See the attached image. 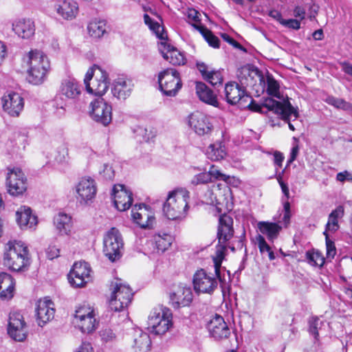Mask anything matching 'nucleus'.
<instances>
[{"instance_id":"473e14b6","label":"nucleus","mask_w":352,"mask_h":352,"mask_svg":"<svg viewBox=\"0 0 352 352\" xmlns=\"http://www.w3.org/2000/svg\"><path fill=\"white\" fill-rule=\"evenodd\" d=\"M57 13L63 19L71 20L74 19L78 12L77 3L72 0H65L56 6Z\"/></svg>"},{"instance_id":"f257e3e1","label":"nucleus","mask_w":352,"mask_h":352,"mask_svg":"<svg viewBox=\"0 0 352 352\" xmlns=\"http://www.w3.org/2000/svg\"><path fill=\"white\" fill-rule=\"evenodd\" d=\"M23 60L29 66L28 80L33 85H40L44 82L50 68L47 56L41 51L31 50Z\"/></svg>"},{"instance_id":"338daca9","label":"nucleus","mask_w":352,"mask_h":352,"mask_svg":"<svg viewBox=\"0 0 352 352\" xmlns=\"http://www.w3.org/2000/svg\"><path fill=\"white\" fill-rule=\"evenodd\" d=\"M336 179L338 181L343 182L345 180H352L351 175L346 170L344 172L338 173L336 175Z\"/></svg>"},{"instance_id":"39448f33","label":"nucleus","mask_w":352,"mask_h":352,"mask_svg":"<svg viewBox=\"0 0 352 352\" xmlns=\"http://www.w3.org/2000/svg\"><path fill=\"white\" fill-rule=\"evenodd\" d=\"M110 290L109 308L114 311H121L127 308L133 295L130 286L121 279L116 278L111 283Z\"/></svg>"},{"instance_id":"774afa93","label":"nucleus","mask_w":352,"mask_h":352,"mask_svg":"<svg viewBox=\"0 0 352 352\" xmlns=\"http://www.w3.org/2000/svg\"><path fill=\"white\" fill-rule=\"evenodd\" d=\"M305 10L304 8L301 6H296L294 10V15L296 18H299L300 20H302L305 17Z\"/></svg>"},{"instance_id":"6e6d98bb","label":"nucleus","mask_w":352,"mask_h":352,"mask_svg":"<svg viewBox=\"0 0 352 352\" xmlns=\"http://www.w3.org/2000/svg\"><path fill=\"white\" fill-rule=\"evenodd\" d=\"M284 214L283 217V223L285 227H287L290 222L291 211H290V204L286 201L283 204Z\"/></svg>"},{"instance_id":"79ce46f5","label":"nucleus","mask_w":352,"mask_h":352,"mask_svg":"<svg viewBox=\"0 0 352 352\" xmlns=\"http://www.w3.org/2000/svg\"><path fill=\"white\" fill-rule=\"evenodd\" d=\"M192 26L201 34L210 46L214 48L219 47V39L210 30L201 24H192Z\"/></svg>"},{"instance_id":"bb28decb","label":"nucleus","mask_w":352,"mask_h":352,"mask_svg":"<svg viewBox=\"0 0 352 352\" xmlns=\"http://www.w3.org/2000/svg\"><path fill=\"white\" fill-rule=\"evenodd\" d=\"M12 30L19 37L29 39L35 33L34 23L30 19H19L12 23Z\"/></svg>"},{"instance_id":"423d86ee","label":"nucleus","mask_w":352,"mask_h":352,"mask_svg":"<svg viewBox=\"0 0 352 352\" xmlns=\"http://www.w3.org/2000/svg\"><path fill=\"white\" fill-rule=\"evenodd\" d=\"M84 83L88 93L101 96L109 87L108 74L101 67L94 65L87 72Z\"/></svg>"},{"instance_id":"7ed1b4c3","label":"nucleus","mask_w":352,"mask_h":352,"mask_svg":"<svg viewBox=\"0 0 352 352\" xmlns=\"http://www.w3.org/2000/svg\"><path fill=\"white\" fill-rule=\"evenodd\" d=\"M25 243H7L3 264L12 271L19 272L30 264L29 250Z\"/></svg>"},{"instance_id":"393cba45","label":"nucleus","mask_w":352,"mask_h":352,"mask_svg":"<svg viewBox=\"0 0 352 352\" xmlns=\"http://www.w3.org/2000/svg\"><path fill=\"white\" fill-rule=\"evenodd\" d=\"M131 214L134 221L142 228L149 227L154 219L153 217L148 214L147 206L144 204L135 205L132 208Z\"/></svg>"},{"instance_id":"f03ea898","label":"nucleus","mask_w":352,"mask_h":352,"mask_svg":"<svg viewBox=\"0 0 352 352\" xmlns=\"http://www.w3.org/2000/svg\"><path fill=\"white\" fill-rule=\"evenodd\" d=\"M190 193L186 188H177L169 192L163 206L165 216L171 220L185 217L188 208V200Z\"/></svg>"},{"instance_id":"4468645a","label":"nucleus","mask_w":352,"mask_h":352,"mask_svg":"<svg viewBox=\"0 0 352 352\" xmlns=\"http://www.w3.org/2000/svg\"><path fill=\"white\" fill-rule=\"evenodd\" d=\"M8 333L11 338L17 342L24 341L28 335L26 323L19 312L10 314Z\"/></svg>"},{"instance_id":"5701e85b","label":"nucleus","mask_w":352,"mask_h":352,"mask_svg":"<svg viewBox=\"0 0 352 352\" xmlns=\"http://www.w3.org/2000/svg\"><path fill=\"white\" fill-rule=\"evenodd\" d=\"M233 219L227 214L219 216L217 238L218 242H228L233 237Z\"/></svg>"},{"instance_id":"f704fd0d","label":"nucleus","mask_w":352,"mask_h":352,"mask_svg":"<svg viewBox=\"0 0 352 352\" xmlns=\"http://www.w3.org/2000/svg\"><path fill=\"white\" fill-rule=\"evenodd\" d=\"M15 283L12 277L8 273L0 274V296L2 298H10L13 296Z\"/></svg>"},{"instance_id":"1a4fd4ad","label":"nucleus","mask_w":352,"mask_h":352,"mask_svg":"<svg viewBox=\"0 0 352 352\" xmlns=\"http://www.w3.org/2000/svg\"><path fill=\"white\" fill-rule=\"evenodd\" d=\"M158 82L161 91L169 97L175 96L182 87L179 72L173 68L161 72L158 75Z\"/></svg>"},{"instance_id":"20e7f679","label":"nucleus","mask_w":352,"mask_h":352,"mask_svg":"<svg viewBox=\"0 0 352 352\" xmlns=\"http://www.w3.org/2000/svg\"><path fill=\"white\" fill-rule=\"evenodd\" d=\"M225 94L227 102L231 104L239 103L243 108H248L255 112L263 113L265 107L263 102L256 103L252 98L247 94L245 89L235 82H228L225 87Z\"/></svg>"},{"instance_id":"f3484780","label":"nucleus","mask_w":352,"mask_h":352,"mask_svg":"<svg viewBox=\"0 0 352 352\" xmlns=\"http://www.w3.org/2000/svg\"><path fill=\"white\" fill-rule=\"evenodd\" d=\"M112 196L115 207L120 211L128 210L132 204V193L127 190L124 185H114Z\"/></svg>"},{"instance_id":"ea45409f","label":"nucleus","mask_w":352,"mask_h":352,"mask_svg":"<svg viewBox=\"0 0 352 352\" xmlns=\"http://www.w3.org/2000/svg\"><path fill=\"white\" fill-rule=\"evenodd\" d=\"M227 253V247L224 243H218L216 246L214 254L212 256L214 271L217 276H219L220 267L223 260Z\"/></svg>"},{"instance_id":"412c9836","label":"nucleus","mask_w":352,"mask_h":352,"mask_svg":"<svg viewBox=\"0 0 352 352\" xmlns=\"http://www.w3.org/2000/svg\"><path fill=\"white\" fill-rule=\"evenodd\" d=\"M76 192L80 203L92 200L97 192L95 181L91 177L82 178L76 186Z\"/></svg>"},{"instance_id":"052dcab7","label":"nucleus","mask_w":352,"mask_h":352,"mask_svg":"<svg viewBox=\"0 0 352 352\" xmlns=\"http://www.w3.org/2000/svg\"><path fill=\"white\" fill-rule=\"evenodd\" d=\"M68 156V150L66 147H60L57 151V155L55 157V160L58 163H63L66 161Z\"/></svg>"},{"instance_id":"49530a36","label":"nucleus","mask_w":352,"mask_h":352,"mask_svg":"<svg viewBox=\"0 0 352 352\" xmlns=\"http://www.w3.org/2000/svg\"><path fill=\"white\" fill-rule=\"evenodd\" d=\"M122 236L116 228H111L104 235L103 242H122Z\"/></svg>"},{"instance_id":"0e129e2a","label":"nucleus","mask_w":352,"mask_h":352,"mask_svg":"<svg viewBox=\"0 0 352 352\" xmlns=\"http://www.w3.org/2000/svg\"><path fill=\"white\" fill-rule=\"evenodd\" d=\"M100 173L102 174L103 177L107 180H111L114 177V171L112 167L107 164L104 165V169Z\"/></svg>"},{"instance_id":"a19ab883","label":"nucleus","mask_w":352,"mask_h":352,"mask_svg":"<svg viewBox=\"0 0 352 352\" xmlns=\"http://www.w3.org/2000/svg\"><path fill=\"white\" fill-rule=\"evenodd\" d=\"M305 261L312 267H321L324 264L325 258L319 250L312 249L306 252Z\"/></svg>"},{"instance_id":"a211bd4d","label":"nucleus","mask_w":352,"mask_h":352,"mask_svg":"<svg viewBox=\"0 0 352 352\" xmlns=\"http://www.w3.org/2000/svg\"><path fill=\"white\" fill-rule=\"evenodd\" d=\"M207 329L210 336L216 340L227 338L231 333L223 317L217 314L208 322Z\"/></svg>"},{"instance_id":"e433bc0d","label":"nucleus","mask_w":352,"mask_h":352,"mask_svg":"<svg viewBox=\"0 0 352 352\" xmlns=\"http://www.w3.org/2000/svg\"><path fill=\"white\" fill-rule=\"evenodd\" d=\"M166 52H162L164 59L169 61L173 65H184L186 63V58L184 54L177 49L168 45Z\"/></svg>"},{"instance_id":"c03bdc74","label":"nucleus","mask_w":352,"mask_h":352,"mask_svg":"<svg viewBox=\"0 0 352 352\" xmlns=\"http://www.w3.org/2000/svg\"><path fill=\"white\" fill-rule=\"evenodd\" d=\"M144 21L151 30H152L157 38L161 40L165 39L166 36L164 35L162 27L159 23L154 21L147 14H144Z\"/></svg>"},{"instance_id":"9b49d317","label":"nucleus","mask_w":352,"mask_h":352,"mask_svg":"<svg viewBox=\"0 0 352 352\" xmlns=\"http://www.w3.org/2000/svg\"><path fill=\"white\" fill-rule=\"evenodd\" d=\"M94 308L88 305L79 307L75 313L77 325L82 333H89L94 331L98 325Z\"/></svg>"},{"instance_id":"7c9ffc66","label":"nucleus","mask_w":352,"mask_h":352,"mask_svg":"<svg viewBox=\"0 0 352 352\" xmlns=\"http://www.w3.org/2000/svg\"><path fill=\"white\" fill-rule=\"evenodd\" d=\"M54 225L60 235H67L73 226L72 217L66 213L59 212L54 217Z\"/></svg>"},{"instance_id":"09e8293b","label":"nucleus","mask_w":352,"mask_h":352,"mask_svg":"<svg viewBox=\"0 0 352 352\" xmlns=\"http://www.w3.org/2000/svg\"><path fill=\"white\" fill-rule=\"evenodd\" d=\"M309 333L314 336L316 340L318 339V330L320 329V327L322 325V322L320 321L319 318L317 317L311 318L309 321Z\"/></svg>"},{"instance_id":"bf43d9fd","label":"nucleus","mask_w":352,"mask_h":352,"mask_svg":"<svg viewBox=\"0 0 352 352\" xmlns=\"http://www.w3.org/2000/svg\"><path fill=\"white\" fill-rule=\"evenodd\" d=\"M100 336L105 342L113 341L116 339V333L111 329H104L100 331Z\"/></svg>"},{"instance_id":"2eb2a0df","label":"nucleus","mask_w":352,"mask_h":352,"mask_svg":"<svg viewBox=\"0 0 352 352\" xmlns=\"http://www.w3.org/2000/svg\"><path fill=\"white\" fill-rule=\"evenodd\" d=\"M218 281L212 274L205 270H198L193 277V286L197 292L212 294L217 287Z\"/></svg>"},{"instance_id":"6e6552de","label":"nucleus","mask_w":352,"mask_h":352,"mask_svg":"<svg viewBox=\"0 0 352 352\" xmlns=\"http://www.w3.org/2000/svg\"><path fill=\"white\" fill-rule=\"evenodd\" d=\"M172 318L170 309L164 307L155 308L148 316V329L155 334H164L171 327Z\"/></svg>"},{"instance_id":"f8f14e48","label":"nucleus","mask_w":352,"mask_h":352,"mask_svg":"<svg viewBox=\"0 0 352 352\" xmlns=\"http://www.w3.org/2000/svg\"><path fill=\"white\" fill-rule=\"evenodd\" d=\"M91 267L87 263L76 262L68 274V280L74 287H84L91 280Z\"/></svg>"},{"instance_id":"13d9d810","label":"nucleus","mask_w":352,"mask_h":352,"mask_svg":"<svg viewBox=\"0 0 352 352\" xmlns=\"http://www.w3.org/2000/svg\"><path fill=\"white\" fill-rule=\"evenodd\" d=\"M284 173V170H283L281 173H279L276 175V179L278 182V184L280 186L281 190L284 195L285 196L286 199H288L289 197V190L287 185L283 181V175Z\"/></svg>"},{"instance_id":"5fc2aeb1","label":"nucleus","mask_w":352,"mask_h":352,"mask_svg":"<svg viewBox=\"0 0 352 352\" xmlns=\"http://www.w3.org/2000/svg\"><path fill=\"white\" fill-rule=\"evenodd\" d=\"M46 254L49 259H54L59 256L60 249L55 243H51L46 250Z\"/></svg>"},{"instance_id":"c756f323","label":"nucleus","mask_w":352,"mask_h":352,"mask_svg":"<svg viewBox=\"0 0 352 352\" xmlns=\"http://www.w3.org/2000/svg\"><path fill=\"white\" fill-rule=\"evenodd\" d=\"M344 215V208L340 206L333 210L329 215L328 221L326 225V229L324 232L325 236V242H333L329 238V232H333L338 230V219Z\"/></svg>"},{"instance_id":"6ab92c4d","label":"nucleus","mask_w":352,"mask_h":352,"mask_svg":"<svg viewBox=\"0 0 352 352\" xmlns=\"http://www.w3.org/2000/svg\"><path fill=\"white\" fill-rule=\"evenodd\" d=\"M55 309L53 302L45 298L40 299L36 303V316L38 324L43 327L54 318Z\"/></svg>"},{"instance_id":"ddd939ff","label":"nucleus","mask_w":352,"mask_h":352,"mask_svg":"<svg viewBox=\"0 0 352 352\" xmlns=\"http://www.w3.org/2000/svg\"><path fill=\"white\" fill-rule=\"evenodd\" d=\"M91 118L103 126L109 125L112 120V107L102 98L94 100L90 104Z\"/></svg>"},{"instance_id":"a18cd8bd","label":"nucleus","mask_w":352,"mask_h":352,"mask_svg":"<svg viewBox=\"0 0 352 352\" xmlns=\"http://www.w3.org/2000/svg\"><path fill=\"white\" fill-rule=\"evenodd\" d=\"M279 83L272 77L267 78V93L272 96L280 98Z\"/></svg>"},{"instance_id":"4d7b16f0","label":"nucleus","mask_w":352,"mask_h":352,"mask_svg":"<svg viewBox=\"0 0 352 352\" xmlns=\"http://www.w3.org/2000/svg\"><path fill=\"white\" fill-rule=\"evenodd\" d=\"M281 25L288 28L296 30H299L300 28V21L294 19H284V21H281Z\"/></svg>"},{"instance_id":"2f4dec72","label":"nucleus","mask_w":352,"mask_h":352,"mask_svg":"<svg viewBox=\"0 0 352 352\" xmlns=\"http://www.w3.org/2000/svg\"><path fill=\"white\" fill-rule=\"evenodd\" d=\"M196 94L202 102L213 107H218L219 102L216 95L205 83L201 82L196 83Z\"/></svg>"},{"instance_id":"3c124183","label":"nucleus","mask_w":352,"mask_h":352,"mask_svg":"<svg viewBox=\"0 0 352 352\" xmlns=\"http://www.w3.org/2000/svg\"><path fill=\"white\" fill-rule=\"evenodd\" d=\"M209 182H211V180L208 172L197 174L191 180V184L193 185L206 184Z\"/></svg>"},{"instance_id":"4be33fe9","label":"nucleus","mask_w":352,"mask_h":352,"mask_svg":"<svg viewBox=\"0 0 352 352\" xmlns=\"http://www.w3.org/2000/svg\"><path fill=\"white\" fill-rule=\"evenodd\" d=\"M133 88V84L131 79L119 76L112 82L111 93L115 98L125 100L131 95Z\"/></svg>"},{"instance_id":"e2e57ef3","label":"nucleus","mask_w":352,"mask_h":352,"mask_svg":"<svg viewBox=\"0 0 352 352\" xmlns=\"http://www.w3.org/2000/svg\"><path fill=\"white\" fill-rule=\"evenodd\" d=\"M326 250H327V257L325 259L329 261H331L336 254V248L335 247V243H326Z\"/></svg>"},{"instance_id":"0eeeda50","label":"nucleus","mask_w":352,"mask_h":352,"mask_svg":"<svg viewBox=\"0 0 352 352\" xmlns=\"http://www.w3.org/2000/svg\"><path fill=\"white\" fill-rule=\"evenodd\" d=\"M263 105L268 111H272L280 116L282 120L288 123L289 129L295 131L294 124L292 123V121H296L299 114L297 109H295L288 100L281 102L267 98L263 100Z\"/></svg>"},{"instance_id":"c9c22d12","label":"nucleus","mask_w":352,"mask_h":352,"mask_svg":"<svg viewBox=\"0 0 352 352\" xmlns=\"http://www.w3.org/2000/svg\"><path fill=\"white\" fill-rule=\"evenodd\" d=\"M260 232L266 235L269 240L276 239L282 229V226L277 223L261 221L258 223Z\"/></svg>"},{"instance_id":"aec40b11","label":"nucleus","mask_w":352,"mask_h":352,"mask_svg":"<svg viewBox=\"0 0 352 352\" xmlns=\"http://www.w3.org/2000/svg\"><path fill=\"white\" fill-rule=\"evenodd\" d=\"M189 124L196 133L204 135L209 133L212 129L210 118L204 113L196 111L189 117Z\"/></svg>"},{"instance_id":"603ef678","label":"nucleus","mask_w":352,"mask_h":352,"mask_svg":"<svg viewBox=\"0 0 352 352\" xmlns=\"http://www.w3.org/2000/svg\"><path fill=\"white\" fill-rule=\"evenodd\" d=\"M140 135L143 138L145 142H149L156 135V131L153 127L140 128L138 130Z\"/></svg>"},{"instance_id":"37998d69","label":"nucleus","mask_w":352,"mask_h":352,"mask_svg":"<svg viewBox=\"0 0 352 352\" xmlns=\"http://www.w3.org/2000/svg\"><path fill=\"white\" fill-rule=\"evenodd\" d=\"M325 102L338 109L352 112V103L345 101L344 99L336 98L334 96H328Z\"/></svg>"},{"instance_id":"69168bd1","label":"nucleus","mask_w":352,"mask_h":352,"mask_svg":"<svg viewBox=\"0 0 352 352\" xmlns=\"http://www.w3.org/2000/svg\"><path fill=\"white\" fill-rule=\"evenodd\" d=\"M284 156L282 153L280 151H275L274 153V163L276 166V170L277 171L278 168H280L282 166L283 162L284 160Z\"/></svg>"},{"instance_id":"680f3d73","label":"nucleus","mask_w":352,"mask_h":352,"mask_svg":"<svg viewBox=\"0 0 352 352\" xmlns=\"http://www.w3.org/2000/svg\"><path fill=\"white\" fill-rule=\"evenodd\" d=\"M153 250V253L161 254L167 250L171 243H149Z\"/></svg>"},{"instance_id":"dca6fc26","label":"nucleus","mask_w":352,"mask_h":352,"mask_svg":"<svg viewBox=\"0 0 352 352\" xmlns=\"http://www.w3.org/2000/svg\"><path fill=\"white\" fill-rule=\"evenodd\" d=\"M1 101L3 111L12 117H18L24 107L23 98L16 92H7Z\"/></svg>"},{"instance_id":"cd10ccee","label":"nucleus","mask_w":352,"mask_h":352,"mask_svg":"<svg viewBox=\"0 0 352 352\" xmlns=\"http://www.w3.org/2000/svg\"><path fill=\"white\" fill-rule=\"evenodd\" d=\"M192 300L190 288L179 287L177 291L170 294V301L174 308L188 306Z\"/></svg>"},{"instance_id":"4c0bfd02","label":"nucleus","mask_w":352,"mask_h":352,"mask_svg":"<svg viewBox=\"0 0 352 352\" xmlns=\"http://www.w3.org/2000/svg\"><path fill=\"white\" fill-rule=\"evenodd\" d=\"M124 243H104L103 252L111 262L119 260L122 256Z\"/></svg>"},{"instance_id":"58836bf2","label":"nucleus","mask_w":352,"mask_h":352,"mask_svg":"<svg viewBox=\"0 0 352 352\" xmlns=\"http://www.w3.org/2000/svg\"><path fill=\"white\" fill-rule=\"evenodd\" d=\"M87 30L91 37L99 38L106 32V22L94 19L88 24Z\"/></svg>"},{"instance_id":"8fccbe9b","label":"nucleus","mask_w":352,"mask_h":352,"mask_svg":"<svg viewBox=\"0 0 352 352\" xmlns=\"http://www.w3.org/2000/svg\"><path fill=\"white\" fill-rule=\"evenodd\" d=\"M208 175L210 176V180L212 179L228 182L230 179V176L222 173L215 166H212L208 171Z\"/></svg>"},{"instance_id":"72a5a7b5","label":"nucleus","mask_w":352,"mask_h":352,"mask_svg":"<svg viewBox=\"0 0 352 352\" xmlns=\"http://www.w3.org/2000/svg\"><path fill=\"white\" fill-rule=\"evenodd\" d=\"M206 155L212 161L223 160L227 155V151L222 141H217L208 146Z\"/></svg>"},{"instance_id":"a878e982","label":"nucleus","mask_w":352,"mask_h":352,"mask_svg":"<svg viewBox=\"0 0 352 352\" xmlns=\"http://www.w3.org/2000/svg\"><path fill=\"white\" fill-rule=\"evenodd\" d=\"M151 341L148 333L140 329L133 331V342L131 347L133 352H147L151 347Z\"/></svg>"},{"instance_id":"864d4df0","label":"nucleus","mask_w":352,"mask_h":352,"mask_svg":"<svg viewBox=\"0 0 352 352\" xmlns=\"http://www.w3.org/2000/svg\"><path fill=\"white\" fill-rule=\"evenodd\" d=\"M260 252L263 256H267L270 260L272 261L275 258L274 252L272 250L269 243H258Z\"/></svg>"},{"instance_id":"de8ad7c7","label":"nucleus","mask_w":352,"mask_h":352,"mask_svg":"<svg viewBox=\"0 0 352 352\" xmlns=\"http://www.w3.org/2000/svg\"><path fill=\"white\" fill-rule=\"evenodd\" d=\"M204 79L213 86L221 85L223 82V76L220 71H210L209 74Z\"/></svg>"},{"instance_id":"b1692460","label":"nucleus","mask_w":352,"mask_h":352,"mask_svg":"<svg viewBox=\"0 0 352 352\" xmlns=\"http://www.w3.org/2000/svg\"><path fill=\"white\" fill-rule=\"evenodd\" d=\"M16 220L19 227L25 230L34 228L38 223L37 217L25 206H21L16 212Z\"/></svg>"},{"instance_id":"9d476101","label":"nucleus","mask_w":352,"mask_h":352,"mask_svg":"<svg viewBox=\"0 0 352 352\" xmlns=\"http://www.w3.org/2000/svg\"><path fill=\"white\" fill-rule=\"evenodd\" d=\"M28 179L20 168H8L6 177V189L12 197H19L27 190Z\"/></svg>"},{"instance_id":"c85d7f7f","label":"nucleus","mask_w":352,"mask_h":352,"mask_svg":"<svg viewBox=\"0 0 352 352\" xmlns=\"http://www.w3.org/2000/svg\"><path fill=\"white\" fill-rule=\"evenodd\" d=\"M60 93L68 99H76L81 93L80 85L74 78L65 79L61 82Z\"/></svg>"}]
</instances>
